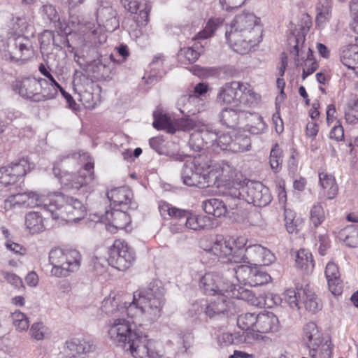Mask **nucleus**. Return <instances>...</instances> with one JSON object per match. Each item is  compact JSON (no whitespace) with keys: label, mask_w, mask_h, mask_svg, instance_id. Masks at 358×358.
I'll list each match as a JSON object with an SVG mask.
<instances>
[{"label":"nucleus","mask_w":358,"mask_h":358,"mask_svg":"<svg viewBox=\"0 0 358 358\" xmlns=\"http://www.w3.org/2000/svg\"><path fill=\"white\" fill-rule=\"evenodd\" d=\"M165 289L161 283L150 282L142 290L134 293L133 301H123L122 296L110 294L102 301L101 309L107 315H120L123 317L127 315L131 318H135L134 323L141 322H152L162 315V310L165 303Z\"/></svg>","instance_id":"nucleus-1"},{"label":"nucleus","mask_w":358,"mask_h":358,"mask_svg":"<svg viewBox=\"0 0 358 358\" xmlns=\"http://www.w3.org/2000/svg\"><path fill=\"white\" fill-rule=\"evenodd\" d=\"M108 335L113 343L129 351L134 358H160L154 342L142 332L134 329L131 322L124 316L114 319Z\"/></svg>","instance_id":"nucleus-2"},{"label":"nucleus","mask_w":358,"mask_h":358,"mask_svg":"<svg viewBox=\"0 0 358 358\" xmlns=\"http://www.w3.org/2000/svg\"><path fill=\"white\" fill-rule=\"evenodd\" d=\"M262 34L259 19L249 12L236 15L225 32L229 45L240 54H246L257 46L262 40Z\"/></svg>","instance_id":"nucleus-3"},{"label":"nucleus","mask_w":358,"mask_h":358,"mask_svg":"<svg viewBox=\"0 0 358 358\" xmlns=\"http://www.w3.org/2000/svg\"><path fill=\"white\" fill-rule=\"evenodd\" d=\"M261 96L248 83L231 81L224 83L218 90L216 101L221 106L252 108L257 105Z\"/></svg>","instance_id":"nucleus-4"},{"label":"nucleus","mask_w":358,"mask_h":358,"mask_svg":"<svg viewBox=\"0 0 358 358\" xmlns=\"http://www.w3.org/2000/svg\"><path fill=\"white\" fill-rule=\"evenodd\" d=\"M185 157L188 159L185 160L181 173L183 183L202 188L208 187L209 175L207 171L210 168V164L206 156L199 155L192 158L187 155L182 157L177 155L173 159L182 161Z\"/></svg>","instance_id":"nucleus-5"},{"label":"nucleus","mask_w":358,"mask_h":358,"mask_svg":"<svg viewBox=\"0 0 358 358\" xmlns=\"http://www.w3.org/2000/svg\"><path fill=\"white\" fill-rule=\"evenodd\" d=\"M66 159V157H58L52 168L54 175L59 178L60 183L64 189L78 191L94 180V164L92 162H87L76 173L66 172L62 174L60 165Z\"/></svg>","instance_id":"nucleus-6"},{"label":"nucleus","mask_w":358,"mask_h":358,"mask_svg":"<svg viewBox=\"0 0 358 358\" xmlns=\"http://www.w3.org/2000/svg\"><path fill=\"white\" fill-rule=\"evenodd\" d=\"M80 255L76 250H64L55 248L49 253V262L52 265L50 274L56 278H66L77 271L80 266Z\"/></svg>","instance_id":"nucleus-7"},{"label":"nucleus","mask_w":358,"mask_h":358,"mask_svg":"<svg viewBox=\"0 0 358 358\" xmlns=\"http://www.w3.org/2000/svg\"><path fill=\"white\" fill-rule=\"evenodd\" d=\"M61 196L62 201L52 202L50 215L54 220L76 222L85 215V208L80 201L71 196H66L60 192H53V196Z\"/></svg>","instance_id":"nucleus-8"},{"label":"nucleus","mask_w":358,"mask_h":358,"mask_svg":"<svg viewBox=\"0 0 358 358\" xmlns=\"http://www.w3.org/2000/svg\"><path fill=\"white\" fill-rule=\"evenodd\" d=\"M303 340L309 349L311 358H331V343L323 335L314 322H308L303 327Z\"/></svg>","instance_id":"nucleus-9"},{"label":"nucleus","mask_w":358,"mask_h":358,"mask_svg":"<svg viewBox=\"0 0 358 358\" xmlns=\"http://www.w3.org/2000/svg\"><path fill=\"white\" fill-rule=\"evenodd\" d=\"M224 262L242 263L244 247L238 245L233 239L217 236L211 246L206 250Z\"/></svg>","instance_id":"nucleus-10"},{"label":"nucleus","mask_w":358,"mask_h":358,"mask_svg":"<svg viewBox=\"0 0 358 358\" xmlns=\"http://www.w3.org/2000/svg\"><path fill=\"white\" fill-rule=\"evenodd\" d=\"M108 262L119 271L128 269L135 260L133 250L122 240H115L108 250Z\"/></svg>","instance_id":"nucleus-11"},{"label":"nucleus","mask_w":358,"mask_h":358,"mask_svg":"<svg viewBox=\"0 0 358 358\" xmlns=\"http://www.w3.org/2000/svg\"><path fill=\"white\" fill-rule=\"evenodd\" d=\"M243 191L244 200L254 206H266L272 199L269 189L260 182L247 181Z\"/></svg>","instance_id":"nucleus-12"},{"label":"nucleus","mask_w":358,"mask_h":358,"mask_svg":"<svg viewBox=\"0 0 358 358\" xmlns=\"http://www.w3.org/2000/svg\"><path fill=\"white\" fill-rule=\"evenodd\" d=\"M31 47V44L29 38L23 36L10 38L5 50L4 58L10 62L26 60L32 55Z\"/></svg>","instance_id":"nucleus-13"},{"label":"nucleus","mask_w":358,"mask_h":358,"mask_svg":"<svg viewBox=\"0 0 358 358\" xmlns=\"http://www.w3.org/2000/svg\"><path fill=\"white\" fill-rule=\"evenodd\" d=\"M199 287L206 295H219L228 294L232 283L219 273H207L200 279Z\"/></svg>","instance_id":"nucleus-14"},{"label":"nucleus","mask_w":358,"mask_h":358,"mask_svg":"<svg viewBox=\"0 0 358 358\" xmlns=\"http://www.w3.org/2000/svg\"><path fill=\"white\" fill-rule=\"evenodd\" d=\"M160 214L164 219L168 217L179 219L184 223L185 229L197 231L199 230L198 215H194L189 211L182 210L172 206L168 203H162L159 206Z\"/></svg>","instance_id":"nucleus-15"},{"label":"nucleus","mask_w":358,"mask_h":358,"mask_svg":"<svg viewBox=\"0 0 358 358\" xmlns=\"http://www.w3.org/2000/svg\"><path fill=\"white\" fill-rule=\"evenodd\" d=\"M31 169L30 164L26 159H21L17 163L0 168V185H13L22 178Z\"/></svg>","instance_id":"nucleus-16"},{"label":"nucleus","mask_w":358,"mask_h":358,"mask_svg":"<svg viewBox=\"0 0 358 358\" xmlns=\"http://www.w3.org/2000/svg\"><path fill=\"white\" fill-rule=\"evenodd\" d=\"M242 262L255 266H268L274 262L275 255L266 248L260 245L244 248Z\"/></svg>","instance_id":"nucleus-17"},{"label":"nucleus","mask_w":358,"mask_h":358,"mask_svg":"<svg viewBox=\"0 0 358 358\" xmlns=\"http://www.w3.org/2000/svg\"><path fill=\"white\" fill-rule=\"evenodd\" d=\"M41 79L33 77L16 80L13 85V90L21 96L38 102L41 90Z\"/></svg>","instance_id":"nucleus-18"},{"label":"nucleus","mask_w":358,"mask_h":358,"mask_svg":"<svg viewBox=\"0 0 358 358\" xmlns=\"http://www.w3.org/2000/svg\"><path fill=\"white\" fill-rule=\"evenodd\" d=\"M94 349L92 341L73 338L66 341L60 354L62 358H83V355L89 353Z\"/></svg>","instance_id":"nucleus-19"},{"label":"nucleus","mask_w":358,"mask_h":358,"mask_svg":"<svg viewBox=\"0 0 358 358\" xmlns=\"http://www.w3.org/2000/svg\"><path fill=\"white\" fill-rule=\"evenodd\" d=\"M210 303H206L205 315L210 319L222 317L232 308L233 303L229 294L224 293L216 295Z\"/></svg>","instance_id":"nucleus-20"},{"label":"nucleus","mask_w":358,"mask_h":358,"mask_svg":"<svg viewBox=\"0 0 358 358\" xmlns=\"http://www.w3.org/2000/svg\"><path fill=\"white\" fill-rule=\"evenodd\" d=\"M124 210L121 208L106 210L105 214L101 215V222L105 223L107 230L114 233L117 229L126 228L130 222V217Z\"/></svg>","instance_id":"nucleus-21"},{"label":"nucleus","mask_w":358,"mask_h":358,"mask_svg":"<svg viewBox=\"0 0 358 358\" xmlns=\"http://www.w3.org/2000/svg\"><path fill=\"white\" fill-rule=\"evenodd\" d=\"M207 173L209 175V186L211 183H217V186H220L222 183L224 185L236 177V170L227 162L210 165Z\"/></svg>","instance_id":"nucleus-22"},{"label":"nucleus","mask_w":358,"mask_h":358,"mask_svg":"<svg viewBox=\"0 0 358 358\" xmlns=\"http://www.w3.org/2000/svg\"><path fill=\"white\" fill-rule=\"evenodd\" d=\"M107 197L115 207L120 206L123 209H126V206L132 209L136 208V203L131 201L133 193L127 187H116L110 189L107 192Z\"/></svg>","instance_id":"nucleus-23"},{"label":"nucleus","mask_w":358,"mask_h":358,"mask_svg":"<svg viewBox=\"0 0 358 358\" xmlns=\"http://www.w3.org/2000/svg\"><path fill=\"white\" fill-rule=\"evenodd\" d=\"M278 317L272 312L264 311L258 314L256 332L260 334L275 333L280 329Z\"/></svg>","instance_id":"nucleus-24"},{"label":"nucleus","mask_w":358,"mask_h":358,"mask_svg":"<svg viewBox=\"0 0 358 358\" xmlns=\"http://www.w3.org/2000/svg\"><path fill=\"white\" fill-rule=\"evenodd\" d=\"M29 198L27 200L26 206L28 207L40 206L43 213H49L52 210L51 208L52 202L62 201L63 199L61 196H53V193H50L48 195H39L38 194L30 192H27Z\"/></svg>","instance_id":"nucleus-25"},{"label":"nucleus","mask_w":358,"mask_h":358,"mask_svg":"<svg viewBox=\"0 0 358 358\" xmlns=\"http://www.w3.org/2000/svg\"><path fill=\"white\" fill-rule=\"evenodd\" d=\"M116 11L110 6H100L96 11V20L107 31H113L119 27Z\"/></svg>","instance_id":"nucleus-26"},{"label":"nucleus","mask_w":358,"mask_h":358,"mask_svg":"<svg viewBox=\"0 0 358 358\" xmlns=\"http://www.w3.org/2000/svg\"><path fill=\"white\" fill-rule=\"evenodd\" d=\"M49 213L31 211L26 214L25 226L32 234H38L45 230V215Z\"/></svg>","instance_id":"nucleus-27"},{"label":"nucleus","mask_w":358,"mask_h":358,"mask_svg":"<svg viewBox=\"0 0 358 358\" xmlns=\"http://www.w3.org/2000/svg\"><path fill=\"white\" fill-rule=\"evenodd\" d=\"M325 276L331 292L334 295L341 294L342 283L337 265L333 262L328 263L325 268Z\"/></svg>","instance_id":"nucleus-28"},{"label":"nucleus","mask_w":358,"mask_h":358,"mask_svg":"<svg viewBox=\"0 0 358 358\" xmlns=\"http://www.w3.org/2000/svg\"><path fill=\"white\" fill-rule=\"evenodd\" d=\"M248 108H242V110H239L238 107L229 106L221 111L220 121L227 127H233L237 124L240 118L246 116Z\"/></svg>","instance_id":"nucleus-29"},{"label":"nucleus","mask_w":358,"mask_h":358,"mask_svg":"<svg viewBox=\"0 0 358 358\" xmlns=\"http://www.w3.org/2000/svg\"><path fill=\"white\" fill-rule=\"evenodd\" d=\"M319 180L322 189L320 194L329 199H334L338 190L334 177L326 172H321L319 173Z\"/></svg>","instance_id":"nucleus-30"},{"label":"nucleus","mask_w":358,"mask_h":358,"mask_svg":"<svg viewBox=\"0 0 358 358\" xmlns=\"http://www.w3.org/2000/svg\"><path fill=\"white\" fill-rule=\"evenodd\" d=\"M340 57L341 62L345 66L356 71L358 69V45L345 46Z\"/></svg>","instance_id":"nucleus-31"},{"label":"nucleus","mask_w":358,"mask_h":358,"mask_svg":"<svg viewBox=\"0 0 358 358\" xmlns=\"http://www.w3.org/2000/svg\"><path fill=\"white\" fill-rule=\"evenodd\" d=\"M228 294H229L231 299H241L254 306L258 307L262 304L259 299V297L255 296L252 290L242 287H238L236 289L234 284H232V287L230 289Z\"/></svg>","instance_id":"nucleus-32"},{"label":"nucleus","mask_w":358,"mask_h":358,"mask_svg":"<svg viewBox=\"0 0 358 358\" xmlns=\"http://www.w3.org/2000/svg\"><path fill=\"white\" fill-rule=\"evenodd\" d=\"M203 208L206 213L213 215L216 217L224 216L228 211L225 203L222 201L215 198H212L203 201Z\"/></svg>","instance_id":"nucleus-33"},{"label":"nucleus","mask_w":358,"mask_h":358,"mask_svg":"<svg viewBox=\"0 0 358 358\" xmlns=\"http://www.w3.org/2000/svg\"><path fill=\"white\" fill-rule=\"evenodd\" d=\"M224 20L220 17H212L208 19L203 30L200 31L194 38L207 39L212 37L215 32L222 27Z\"/></svg>","instance_id":"nucleus-34"},{"label":"nucleus","mask_w":358,"mask_h":358,"mask_svg":"<svg viewBox=\"0 0 358 358\" xmlns=\"http://www.w3.org/2000/svg\"><path fill=\"white\" fill-rule=\"evenodd\" d=\"M332 8V0H323L317 4V16L315 20L317 24L324 25L330 20L331 18Z\"/></svg>","instance_id":"nucleus-35"},{"label":"nucleus","mask_w":358,"mask_h":358,"mask_svg":"<svg viewBox=\"0 0 358 358\" xmlns=\"http://www.w3.org/2000/svg\"><path fill=\"white\" fill-rule=\"evenodd\" d=\"M303 303L306 309L311 313H315L322 308V304L320 299L315 293L306 286L302 290Z\"/></svg>","instance_id":"nucleus-36"},{"label":"nucleus","mask_w":358,"mask_h":358,"mask_svg":"<svg viewBox=\"0 0 358 358\" xmlns=\"http://www.w3.org/2000/svg\"><path fill=\"white\" fill-rule=\"evenodd\" d=\"M41 90L39 92V101H44L55 98L58 93V89L60 85L57 81H48L46 79L41 78Z\"/></svg>","instance_id":"nucleus-37"},{"label":"nucleus","mask_w":358,"mask_h":358,"mask_svg":"<svg viewBox=\"0 0 358 358\" xmlns=\"http://www.w3.org/2000/svg\"><path fill=\"white\" fill-rule=\"evenodd\" d=\"M246 182L243 180V182L235 178L225 184H224V189L223 190V194L231 198L243 199L244 196L243 194V188L245 187Z\"/></svg>","instance_id":"nucleus-38"},{"label":"nucleus","mask_w":358,"mask_h":358,"mask_svg":"<svg viewBox=\"0 0 358 358\" xmlns=\"http://www.w3.org/2000/svg\"><path fill=\"white\" fill-rule=\"evenodd\" d=\"M296 264L306 273H310L314 268V262L310 252L304 249L299 250L296 255Z\"/></svg>","instance_id":"nucleus-39"},{"label":"nucleus","mask_w":358,"mask_h":358,"mask_svg":"<svg viewBox=\"0 0 358 358\" xmlns=\"http://www.w3.org/2000/svg\"><path fill=\"white\" fill-rule=\"evenodd\" d=\"M250 148L251 141L246 134L236 133L233 135L230 151L233 152H243L249 150Z\"/></svg>","instance_id":"nucleus-40"},{"label":"nucleus","mask_w":358,"mask_h":358,"mask_svg":"<svg viewBox=\"0 0 358 358\" xmlns=\"http://www.w3.org/2000/svg\"><path fill=\"white\" fill-rule=\"evenodd\" d=\"M154 122L152 125L157 129L166 130L168 133L173 134L176 131L174 122L166 114L157 110L153 113Z\"/></svg>","instance_id":"nucleus-41"},{"label":"nucleus","mask_w":358,"mask_h":358,"mask_svg":"<svg viewBox=\"0 0 358 358\" xmlns=\"http://www.w3.org/2000/svg\"><path fill=\"white\" fill-rule=\"evenodd\" d=\"M251 264H241L234 268V272L237 280L244 284L250 285L257 266L252 267Z\"/></svg>","instance_id":"nucleus-42"},{"label":"nucleus","mask_w":358,"mask_h":358,"mask_svg":"<svg viewBox=\"0 0 358 358\" xmlns=\"http://www.w3.org/2000/svg\"><path fill=\"white\" fill-rule=\"evenodd\" d=\"M245 118H250V122L247 124V130L252 134H259L264 131L266 124L263 118L257 113H251L247 111Z\"/></svg>","instance_id":"nucleus-43"},{"label":"nucleus","mask_w":358,"mask_h":358,"mask_svg":"<svg viewBox=\"0 0 358 358\" xmlns=\"http://www.w3.org/2000/svg\"><path fill=\"white\" fill-rule=\"evenodd\" d=\"M340 238L350 248L358 247V227L350 225L340 232Z\"/></svg>","instance_id":"nucleus-44"},{"label":"nucleus","mask_w":358,"mask_h":358,"mask_svg":"<svg viewBox=\"0 0 358 358\" xmlns=\"http://www.w3.org/2000/svg\"><path fill=\"white\" fill-rule=\"evenodd\" d=\"M258 314L247 313L241 314L237 319V325L244 331H256Z\"/></svg>","instance_id":"nucleus-45"},{"label":"nucleus","mask_w":358,"mask_h":358,"mask_svg":"<svg viewBox=\"0 0 358 358\" xmlns=\"http://www.w3.org/2000/svg\"><path fill=\"white\" fill-rule=\"evenodd\" d=\"M199 131L201 134L203 140L207 148H215V143L217 141V133L213 129L210 125L201 123L199 127Z\"/></svg>","instance_id":"nucleus-46"},{"label":"nucleus","mask_w":358,"mask_h":358,"mask_svg":"<svg viewBox=\"0 0 358 358\" xmlns=\"http://www.w3.org/2000/svg\"><path fill=\"white\" fill-rule=\"evenodd\" d=\"M326 211L320 203H315L310 210V221L314 227L322 224L326 218Z\"/></svg>","instance_id":"nucleus-47"},{"label":"nucleus","mask_w":358,"mask_h":358,"mask_svg":"<svg viewBox=\"0 0 358 358\" xmlns=\"http://www.w3.org/2000/svg\"><path fill=\"white\" fill-rule=\"evenodd\" d=\"M202 122L196 120L194 119H178L174 121V126L176 130L182 131H190L194 130V131L199 130V127L201 124Z\"/></svg>","instance_id":"nucleus-48"},{"label":"nucleus","mask_w":358,"mask_h":358,"mask_svg":"<svg viewBox=\"0 0 358 358\" xmlns=\"http://www.w3.org/2000/svg\"><path fill=\"white\" fill-rule=\"evenodd\" d=\"M282 150L278 144H275L271 149L269 157V164L271 168L275 172H278L281 169L282 163Z\"/></svg>","instance_id":"nucleus-49"},{"label":"nucleus","mask_w":358,"mask_h":358,"mask_svg":"<svg viewBox=\"0 0 358 358\" xmlns=\"http://www.w3.org/2000/svg\"><path fill=\"white\" fill-rule=\"evenodd\" d=\"M243 340L239 333L224 332L217 337L218 343L225 346L241 343Z\"/></svg>","instance_id":"nucleus-50"},{"label":"nucleus","mask_w":358,"mask_h":358,"mask_svg":"<svg viewBox=\"0 0 358 358\" xmlns=\"http://www.w3.org/2000/svg\"><path fill=\"white\" fill-rule=\"evenodd\" d=\"M285 225L289 233L296 232L299 225V220H296V213L291 209L285 208Z\"/></svg>","instance_id":"nucleus-51"},{"label":"nucleus","mask_w":358,"mask_h":358,"mask_svg":"<svg viewBox=\"0 0 358 358\" xmlns=\"http://www.w3.org/2000/svg\"><path fill=\"white\" fill-rule=\"evenodd\" d=\"M43 19L48 22L56 23L59 21V15L56 8L52 4H45L41 8Z\"/></svg>","instance_id":"nucleus-52"},{"label":"nucleus","mask_w":358,"mask_h":358,"mask_svg":"<svg viewBox=\"0 0 358 358\" xmlns=\"http://www.w3.org/2000/svg\"><path fill=\"white\" fill-rule=\"evenodd\" d=\"M29 198V195H27V192H24L22 194H17L9 196L7 199L4 201V208L8 210L12 206H15L16 205H25L27 204V200Z\"/></svg>","instance_id":"nucleus-53"},{"label":"nucleus","mask_w":358,"mask_h":358,"mask_svg":"<svg viewBox=\"0 0 358 358\" xmlns=\"http://www.w3.org/2000/svg\"><path fill=\"white\" fill-rule=\"evenodd\" d=\"M13 323L19 331L27 330L29 327V320L27 316L20 311H15L11 315Z\"/></svg>","instance_id":"nucleus-54"},{"label":"nucleus","mask_w":358,"mask_h":358,"mask_svg":"<svg viewBox=\"0 0 358 358\" xmlns=\"http://www.w3.org/2000/svg\"><path fill=\"white\" fill-rule=\"evenodd\" d=\"M297 294L299 298L302 297L301 290L300 292L296 293L295 290L289 289L286 290L283 294L284 300L292 308H300Z\"/></svg>","instance_id":"nucleus-55"},{"label":"nucleus","mask_w":358,"mask_h":358,"mask_svg":"<svg viewBox=\"0 0 358 358\" xmlns=\"http://www.w3.org/2000/svg\"><path fill=\"white\" fill-rule=\"evenodd\" d=\"M99 25L97 27H94V24H89L87 27L89 32L92 36V40L94 43H103L106 41V35L103 31V29Z\"/></svg>","instance_id":"nucleus-56"},{"label":"nucleus","mask_w":358,"mask_h":358,"mask_svg":"<svg viewBox=\"0 0 358 358\" xmlns=\"http://www.w3.org/2000/svg\"><path fill=\"white\" fill-rule=\"evenodd\" d=\"M189 145L190 148L196 152L200 151L202 149H203L206 145L204 143L201 134L199 133V131H196L191 134L189 141Z\"/></svg>","instance_id":"nucleus-57"},{"label":"nucleus","mask_w":358,"mask_h":358,"mask_svg":"<svg viewBox=\"0 0 358 358\" xmlns=\"http://www.w3.org/2000/svg\"><path fill=\"white\" fill-rule=\"evenodd\" d=\"M312 52L310 48L308 49L307 58L305 61V67L303 69L302 78L305 79L308 76L312 74L316 71L317 64L313 61Z\"/></svg>","instance_id":"nucleus-58"},{"label":"nucleus","mask_w":358,"mask_h":358,"mask_svg":"<svg viewBox=\"0 0 358 358\" xmlns=\"http://www.w3.org/2000/svg\"><path fill=\"white\" fill-rule=\"evenodd\" d=\"M232 135L228 133L219 134L217 133L215 147L220 148L222 150H230L231 143L232 142Z\"/></svg>","instance_id":"nucleus-59"},{"label":"nucleus","mask_w":358,"mask_h":358,"mask_svg":"<svg viewBox=\"0 0 358 358\" xmlns=\"http://www.w3.org/2000/svg\"><path fill=\"white\" fill-rule=\"evenodd\" d=\"M271 279V276L266 273L260 271L257 267L251 280L250 286H257L267 283Z\"/></svg>","instance_id":"nucleus-60"},{"label":"nucleus","mask_w":358,"mask_h":358,"mask_svg":"<svg viewBox=\"0 0 358 358\" xmlns=\"http://www.w3.org/2000/svg\"><path fill=\"white\" fill-rule=\"evenodd\" d=\"M199 55L200 52L198 50H196L192 48L187 47L182 48L180 50L178 56L180 58L182 57H185L189 62H194L199 58Z\"/></svg>","instance_id":"nucleus-61"},{"label":"nucleus","mask_w":358,"mask_h":358,"mask_svg":"<svg viewBox=\"0 0 358 358\" xmlns=\"http://www.w3.org/2000/svg\"><path fill=\"white\" fill-rule=\"evenodd\" d=\"M128 10L131 13H137L138 10H139L141 16L143 18H145V20H147L150 8H148L147 6H145L143 8H141V4L136 1H130L128 4Z\"/></svg>","instance_id":"nucleus-62"},{"label":"nucleus","mask_w":358,"mask_h":358,"mask_svg":"<svg viewBox=\"0 0 358 358\" xmlns=\"http://www.w3.org/2000/svg\"><path fill=\"white\" fill-rule=\"evenodd\" d=\"M192 71L194 75L201 78H207L215 75L217 71L212 68H204L198 66H193Z\"/></svg>","instance_id":"nucleus-63"},{"label":"nucleus","mask_w":358,"mask_h":358,"mask_svg":"<svg viewBox=\"0 0 358 358\" xmlns=\"http://www.w3.org/2000/svg\"><path fill=\"white\" fill-rule=\"evenodd\" d=\"M46 328L43 323L38 322L32 324L30 331L31 336L36 340H42L44 338Z\"/></svg>","instance_id":"nucleus-64"}]
</instances>
